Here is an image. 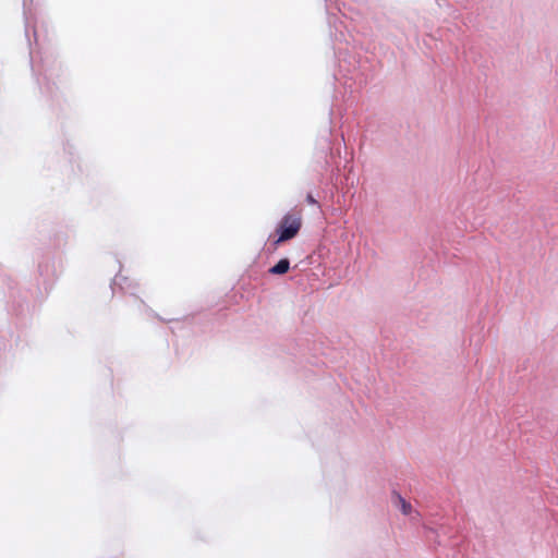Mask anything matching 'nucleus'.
Wrapping results in <instances>:
<instances>
[{
    "mask_svg": "<svg viewBox=\"0 0 558 558\" xmlns=\"http://www.w3.org/2000/svg\"><path fill=\"white\" fill-rule=\"evenodd\" d=\"M302 228V216L300 213L286 214L280 220L277 227L278 239L275 242L276 244H280L282 242L289 241L298 235Z\"/></svg>",
    "mask_w": 558,
    "mask_h": 558,
    "instance_id": "f257e3e1",
    "label": "nucleus"
},
{
    "mask_svg": "<svg viewBox=\"0 0 558 558\" xmlns=\"http://www.w3.org/2000/svg\"><path fill=\"white\" fill-rule=\"evenodd\" d=\"M290 268V262L287 258L280 259L275 266L269 269V272L272 275H283Z\"/></svg>",
    "mask_w": 558,
    "mask_h": 558,
    "instance_id": "f03ea898",
    "label": "nucleus"
},
{
    "mask_svg": "<svg viewBox=\"0 0 558 558\" xmlns=\"http://www.w3.org/2000/svg\"><path fill=\"white\" fill-rule=\"evenodd\" d=\"M396 505L400 507V510L405 515L410 514L412 511L411 504L403 499L400 495H396Z\"/></svg>",
    "mask_w": 558,
    "mask_h": 558,
    "instance_id": "7ed1b4c3",
    "label": "nucleus"
},
{
    "mask_svg": "<svg viewBox=\"0 0 558 558\" xmlns=\"http://www.w3.org/2000/svg\"><path fill=\"white\" fill-rule=\"evenodd\" d=\"M306 202L311 205H316L317 204V201L314 198V196L312 194H308L306 196Z\"/></svg>",
    "mask_w": 558,
    "mask_h": 558,
    "instance_id": "20e7f679",
    "label": "nucleus"
}]
</instances>
